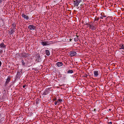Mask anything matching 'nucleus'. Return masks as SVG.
Here are the masks:
<instances>
[{"label": "nucleus", "instance_id": "f257e3e1", "mask_svg": "<svg viewBox=\"0 0 124 124\" xmlns=\"http://www.w3.org/2000/svg\"><path fill=\"white\" fill-rule=\"evenodd\" d=\"M82 0H74V5L76 7H78L79 3L81 2Z\"/></svg>", "mask_w": 124, "mask_h": 124}, {"label": "nucleus", "instance_id": "f03ea898", "mask_svg": "<svg viewBox=\"0 0 124 124\" xmlns=\"http://www.w3.org/2000/svg\"><path fill=\"white\" fill-rule=\"evenodd\" d=\"M50 91V88L46 89L45 91L43 93L42 95H45L47 94L48 93L49 91Z\"/></svg>", "mask_w": 124, "mask_h": 124}, {"label": "nucleus", "instance_id": "7ed1b4c3", "mask_svg": "<svg viewBox=\"0 0 124 124\" xmlns=\"http://www.w3.org/2000/svg\"><path fill=\"white\" fill-rule=\"evenodd\" d=\"M76 53L74 51H72L70 52V55L71 56H75L76 54Z\"/></svg>", "mask_w": 124, "mask_h": 124}, {"label": "nucleus", "instance_id": "20e7f679", "mask_svg": "<svg viewBox=\"0 0 124 124\" xmlns=\"http://www.w3.org/2000/svg\"><path fill=\"white\" fill-rule=\"evenodd\" d=\"M30 55V54L26 53H23L22 54V56L23 57H27L28 56H29Z\"/></svg>", "mask_w": 124, "mask_h": 124}, {"label": "nucleus", "instance_id": "39448f33", "mask_svg": "<svg viewBox=\"0 0 124 124\" xmlns=\"http://www.w3.org/2000/svg\"><path fill=\"white\" fill-rule=\"evenodd\" d=\"M10 76H8L7 78V79L5 84V86L7 85L9 83L10 81Z\"/></svg>", "mask_w": 124, "mask_h": 124}, {"label": "nucleus", "instance_id": "423d86ee", "mask_svg": "<svg viewBox=\"0 0 124 124\" xmlns=\"http://www.w3.org/2000/svg\"><path fill=\"white\" fill-rule=\"evenodd\" d=\"M41 44L43 46H45L46 45H48L50 44L49 42L48 41H46L45 42L42 41L41 42Z\"/></svg>", "mask_w": 124, "mask_h": 124}, {"label": "nucleus", "instance_id": "0eeeda50", "mask_svg": "<svg viewBox=\"0 0 124 124\" xmlns=\"http://www.w3.org/2000/svg\"><path fill=\"white\" fill-rule=\"evenodd\" d=\"M28 28L30 30H33L36 29V27L32 25H30L29 26Z\"/></svg>", "mask_w": 124, "mask_h": 124}, {"label": "nucleus", "instance_id": "6e6552de", "mask_svg": "<svg viewBox=\"0 0 124 124\" xmlns=\"http://www.w3.org/2000/svg\"><path fill=\"white\" fill-rule=\"evenodd\" d=\"M15 31V30L12 29H9V35H13L14 32Z\"/></svg>", "mask_w": 124, "mask_h": 124}, {"label": "nucleus", "instance_id": "1a4fd4ad", "mask_svg": "<svg viewBox=\"0 0 124 124\" xmlns=\"http://www.w3.org/2000/svg\"><path fill=\"white\" fill-rule=\"evenodd\" d=\"M0 48H2L4 49V50L6 48V45H5L3 42H2L0 44Z\"/></svg>", "mask_w": 124, "mask_h": 124}, {"label": "nucleus", "instance_id": "9d476101", "mask_svg": "<svg viewBox=\"0 0 124 124\" xmlns=\"http://www.w3.org/2000/svg\"><path fill=\"white\" fill-rule=\"evenodd\" d=\"M22 16L24 18V19H26L27 20H28L29 19V16L24 14H23L22 15Z\"/></svg>", "mask_w": 124, "mask_h": 124}, {"label": "nucleus", "instance_id": "9b49d317", "mask_svg": "<svg viewBox=\"0 0 124 124\" xmlns=\"http://www.w3.org/2000/svg\"><path fill=\"white\" fill-rule=\"evenodd\" d=\"M56 65L58 67H60L62 66L63 65V63L62 62H59L56 63Z\"/></svg>", "mask_w": 124, "mask_h": 124}, {"label": "nucleus", "instance_id": "f8f14e48", "mask_svg": "<svg viewBox=\"0 0 124 124\" xmlns=\"http://www.w3.org/2000/svg\"><path fill=\"white\" fill-rule=\"evenodd\" d=\"M37 58H36V60L38 62H40L41 61V60L40 56L39 54H37Z\"/></svg>", "mask_w": 124, "mask_h": 124}, {"label": "nucleus", "instance_id": "ddd939ff", "mask_svg": "<svg viewBox=\"0 0 124 124\" xmlns=\"http://www.w3.org/2000/svg\"><path fill=\"white\" fill-rule=\"evenodd\" d=\"M12 27L11 29L15 30L16 29V23H14L12 24Z\"/></svg>", "mask_w": 124, "mask_h": 124}, {"label": "nucleus", "instance_id": "4468645a", "mask_svg": "<svg viewBox=\"0 0 124 124\" xmlns=\"http://www.w3.org/2000/svg\"><path fill=\"white\" fill-rule=\"evenodd\" d=\"M96 26L93 25H91L90 28L92 30H95L96 29Z\"/></svg>", "mask_w": 124, "mask_h": 124}, {"label": "nucleus", "instance_id": "2eb2a0df", "mask_svg": "<svg viewBox=\"0 0 124 124\" xmlns=\"http://www.w3.org/2000/svg\"><path fill=\"white\" fill-rule=\"evenodd\" d=\"M123 49L124 50V45L120 44L119 45V49Z\"/></svg>", "mask_w": 124, "mask_h": 124}, {"label": "nucleus", "instance_id": "dca6fc26", "mask_svg": "<svg viewBox=\"0 0 124 124\" xmlns=\"http://www.w3.org/2000/svg\"><path fill=\"white\" fill-rule=\"evenodd\" d=\"M20 73L19 71H17L16 75V77L17 78H20Z\"/></svg>", "mask_w": 124, "mask_h": 124}, {"label": "nucleus", "instance_id": "f3484780", "mask_svg": "<svg viewBox=\"0 0 124 124\" xmlns=\"http://www.w3.org/2000/svg\"><path fill=\"white\" fill-rule=\"evenodd\" d=\"M46 54L47 56H49L50 54V53L49 50H46Z\"/></svg>", "mask_w": 124, "mask_h": 124}, {"label": "nucleus", "instance_id": "a211bd4d", "mask_svg": "<svg viewBox=\"0 0 124 124\" xmlns=\"http://www.w3.org/2000/svg\"><path fill=\"white\" fill-rule=\"evenodd\" d=\"M94 74L95 76H97L98 75V71H94Z\"/></svg>", "mask_w": 124, "mask_h": 124}, {"label": "nucleus", "instance_id": "6ab92c4d", "mask_svg": "<svg viewBox=\"0 0 124 124\" xmlns=\"http://www.w3.org/2000/svg\"><path fill=\"white\" fill-rule=\"evenodd\" d=\"M76 37L74 38V41L75 42L78 41V36L76 35Z\"/></svg>", "mask_w": 124, "mask_h": 124}, {"label": "nucleus", "instance_id": "aec40b11", "mask_svg": "<svg viewBox=\"0 0 124 124\" xmlns=\"http://www.w3.org/2000/svg\"><path fill=\"white\" fill-rule=\"evenodd\" d=\"M73 71L72 70H69L67 72L68 73H73Z\"/></svg>", "mask_w": 124, "mask_h": 124}, {"label": "nucleus", "instance_id": "412c9836", "mask_svg": "<svg viewBox=\"0 0 124 124\" xmlns=\"http://www.w3.org/2000/svg\"><path fill=\"white\" fill-rule=\"evenodd\" d=\"M4 49L0 48V54H2L3 52V50Z\"/></svg>", "mask_w": 124, "mask_h": 124}, {"label": "nucleus", "instance_id": "4be33fe9", "mask_svg": "<svg viewBox=\"0 0 124 124\" xmlns=\"http://www.w3.org/2000/svg\"><path fill=\"white\" fill-rule=\"evenodd\" d=\"M99 17H97L96 16L94 18V21H98L99 20Z\"/></svg>", "mask_w": 124, "mask_h": 124}, {"label": "nucleus", "instance_id": "5701e85b", "mask_svg": "<svg viewBox=\"0 0 124 124\" xmlns=\"http://www.w3.org/2000/svg\"><path fill=\"white\" fill-rule=\"evenodd\" d=\"M21 62L22 63L23 65L24 66L25 65V62H24L23 60H22L21 61Z\"/></svg>", "mask_w": 124, "mask_h": 124}, {"label": "nucleus", "instance_id": "b1692460", "mask_svg": "<svg viewBox=\"0 0 124 124\" xmlns=\"http://www.w3.org/2000/svg\"><path fill=\"white\" fill-rule=\"evenodd\" d=\"M58 102H60V103H61L62 102V100L60 99H59L58 100Z\"/></svg>", "mask_w": 124, "mask_h": 124}, {"label": "nucleus", "instance_id": "393cba45", "mask_svg": "<svg viewBox=\"0 0 124 124\" xmlns=\"http://www.w3.org/2000/svg\"><path fill=\"white\" fill-rule=\"evenodd\" d=\"M58 104L59 105V102H58V101H55V102L54 103V104L55 105H56L57 104Z\"/></svg>", "mask_w": 124, "mask_h": 124}, {"label": "nucleus", "instance_id": "a878e982", "mask_svg": "<svg viewBox=\"0 0 124 124\" xmlns=\"http://www.w3.org/2000/svg\"><path fill=\"white\" fill-rule=\"evenodd\" d=\"M87 75L85 73L84 74V75L83 77H87Z\"/></svg>", "mask_w": 124, "mask_h": 124}, {"label": "nucleus", "instance_id": "bb28decb", "mask_svg": "<svg viewBox=\"0 0 124 124\" xmlns=\"http://www.w3.org/2000/svg\"><path fill=\"white\" fill-rule=\"evenodd\" d=\"M85 25H87L89 27H90V26L91 25V24H89L88 23H86L85 24Z\"/></svg>", "mask_w": 124, "mask_h": 124}, {"label": "nucleus", "instance_id": "cd10ccee", "mask_svg": "<svg viewBox=\"0 0 124 124\" xmlns=\"http://www.w3.org/2000/svg\"><path fill=\"white\" fill-rule=\"evenodd\" d=\"M39 103V101H37V100H36V104H38Z\"/></svg>", "mask_w": 124, "mask_h": 124}, {"label": "nucleus", "instance_id": "c85d7f7f", "mask_svg": "<svg viewBox=\"0 0 124 124\" xmlns=\"http://www.w3.org/2000/svg\"><path fill=\"white\" fill-rule=\"evenodd\" d=\"M36 100H37V101H41V100L39 99H38Z\"/></svg>", "mask_w": 124, "mask_h": 124}, {"label": "nucleus", "instance_id": "c756f323", "mask_svg": "<svg viewBox=\"0 0 124 124\" xmlns=\"http://www.w3.org/2000/svg\"><path fill=\"white\" fill-rule=\"evenodd\" d=\"M108 124H112V122H108Z\"/></svg>", "mask_w": 124, "mask_h": 124}, {"label": "nucleus", "instance_id": "7c9ffc66", "mask_svg": "<svg viewBox=\"0 0 124 124\" xmlns=\"http://www.w3.org/2000/svg\"><path fill=\"white\" fill-rule=\"evenodd\" d=\"M100 18L101 19H102L103 18V16H101L100 17Z\"/></svg>", "mask_w": 124, "mask_h": 124}, {"label": "nucleus", "instance_id": "2f4dec72", "mask_svg": "<svg viewBox=\"0 0 124 124\" xmlns=\"http://www.w3.org/2000/svg\"><path fill=\"white\" fill-rule=\"evenodd\" d=\"M1 61H0V67L1 66Z\"/></svg>", "mask_w": 124, "mask_h": 124}, {"label": "nucleus", "instance_id": "473e14b6", "mask_svg": "<svg viewBox=\"0 0 124 124\" xmlns=\"http://www.w3.org/2000/svg\"><path fill=\"white\" fill-rule=\"evenodd\" d=\"M25 86H26L25 85H24L23 86V88H24L25 87Z\"/></svg>", "mask_w": 124, "mask_h": 124}, {"label": "nucleus", "instance_id": "72a5a7b5", "mask_svg": "<svg viewBox=\"0 0 124 124\" xmlns=\"http://www.w3.org/2000/svg\"><path fill=\"white\" fill-rule=\"evenodd\" d=\"M111 109H111L109 108V111H111Z\"/></svg>", "mask_w": 124, "mask_h": 124}, {"label": "nucleus", "instance_id": "f704fd0d", "mask_svg": "<svg viewBox=\"0 0 124 124\" xmlns=\"http://www.w3.org/2000/svg\"><path fill=\"white\" fill-rule=\"evenodd\" d=\"M56 100V98H54V99H53V100Z\"/></svg>", "mask_w": 124, "mask_h": 124}, {"label": "nucleus", "instance_id": "c9c22d12", "mask_svg": "<svg viewBox=\"0 0 124 124\" xmlns=\"http://www.w3.org/2000/svg\"><path fill=\"white\" fill-rule=\"evenodd\" d=\"M72 40V39H70V41H71Z\"/></svg>", "mask_w": 124, "mask_h": 124}, {"label": "nucleus", "instance_id": "e433bc0d", "mask_svg": "<svg viewBox=\"0 0 124 124\" xmlns=\"http://www.w3.org/2000/svg\"><path fill=\"white\" fill-rule=\"evenodd\" d=\"M2 2V0H0V3H1Z\"/></svg>", "mask_w": 124, "mask_h": 124}, {"label": "nucleus", "instance_id": "4c0bfd02", "mask_svg": "<svg viewBox=\"0 0 124 124\" xmlns=\"http://www.w3.org/2000/svg\"><path fill=\"white\" fill-rule=\"evenodd\" d=\"M103 16V17H106V16Z\"/></svg>", "mask_w": 124, "mask_h": 124}, {"label": "nucleus", "instance_id": "58836bf2", "mask_svg": "<svg viewBox=\"0 0 124 124\" xmlns=\"http://www.w3.org/2000/svg\"><path fill=\"white\" fill-rule=\"evenodd\" d=\"M102 13H101V15H102Z\"/></svg>", "mask_w": 124, "mask_h": 124}]
</instances>
